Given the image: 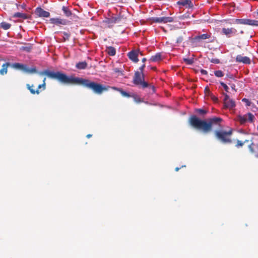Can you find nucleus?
<instances>
[{"mask_svg":"<svg viewBox=\"0 0 258 258\" xmlns=\"http://www.w3.org/2000/svg\"><path fill=\"white\" fill-rule=\"evenodd\" d=\"M41 76L46 75L49 78L56 79L60 83L68 85H83L91 89L97 94H101L104 91H107L109 88L120 92V89L115 87L104 86L102 84L90 81L88 79L75 77L74 75L67 76L66 74L60 72H54L48 70H44L39 73Z\"/></svg>","mask_w":258,"mask_h":258,"instance_id":"f257e3e1","label":"nucleus"},{"mask_svg":"<svg viewBox=\"0 0 258 258\" xmlns=\"http://www.w3.org/2000/svg\"><path fill=\"white\" fill-rule=\"evenodd\" d=\"M222 119L219 117L209 118L207 121L201 120L195 115L190 118L189 122L191 126L199 130H202L204 133H208L212 130L214 125H220Z\"/></svg>","mask_w":258,"mask_h":258,"instance_id":"f03ea898","label":"nucleus"},{"mask_svg":"<svg viewBox=\"0 0 258 258\" xmlns=\"http://www.w3.org/2000/svg\"><path fill=\"white\" fill-rule=\"evenodd\" d=\"M232 131L231 130L228 132L220 131H216L215 132V135L217 138L224 143L231 142L229 137L232 135Z\"/></svg>","mask_w":258,"mask_h":258,"instance_id":"7ed1b4c3","label":"nucleus"},{"mask_svg":"<svg viewBox=\"0 0 258 258\" xmlns=\"http://www.w3.org/2000/svg\"><path fill=\"white\" fill-rule=\"evenodd\" d=\"M255 119L254 116L251 113H247L243 115H237L235 120L239 122L241 124H244L246 122L252 123Z\"/></svg>","mask_w":258,"mask_h":258,"instance_id":"20e7f679","label":"nucleus"},{"mask_svg":"<svg viewBox=\"0 0 258 258\" xmlns=\"http://www.w3.org/2000/svg\"><path fill=\"white\" fill-rule=\"evenodd\" d=\"M134 83L137 85H141L142 88L148 87V83L144 81V74L143 73L136 72L133 80Z\"/></svg>","mask_w":258,"mask_h":258,"instance_id":"39448f33","label":"nucleus"},{"mask_svg":"<svg viewBox=\"0 0 258 258\" xmlns=\"http://www.w3.org/2000/svg\"><path fill=\"white\" fill-rule=\"evenodd\" d=\"M11 66L14 69L22 70L25 73L31 74L37 73V70L35 67L29 68L26 64L15 62L12 63Z\"/></svg>","mask_w":258,"mask_h":258,"instance_id":"423d86ee","label":"nucleus"},{"mask_svg":"<svg viewBox=\"0 0 258 258\" xmlns=\"http://www.w3.org/2000/svg\"><path fill=\"white\" fill-rule=\"evenodd\" d=\"M194 40L195 42L198 43L202 42L206 40H207V41H205L207 43H210L213 41V37L212 36V34L210 32H207L204 34H199L194 38Z\"/></svg>","mask_w":258,"mask_h":258,"instance_id":"0eeeda50","label":"nucleus"},{"mask_svg":"<svg viewBox=\"0 0 258 258\" xmlns=\"http://www.w3.org/2000/svg\"><path fill=\"white\" fill-rule=\"evenodd\" d=\"M151 20L152 22L158 23H167L173 21V18L171 17H153Z\"/></svg>","mask_w":258,"mask_h":258,"instance_id":"6e6552de","label":"nucleus"},{"mask_svg":"<svg viewBox=\"0 0 258 258\" xmlns=\"http://www.w3.org/2000/svg\"><path fill=\"white\" fill-rule=\"evenodd\" d=\"M139 54L143 55L142 52H140L139 50H133L127 53V56L132 61L137 63L139 61L138 56Z\"/></svg>","mask_w":258,"mask_h":258,"instance_id":"1a4fd4ad","label":"nucleus"},{"mask_svg":"<svg viewBox=\"0 0 258 258\" xmlns=\"http://www.w3.org/2000/svg\"><path fill=\"white\" fill-rule=\"evenodd\" d=\"M224 104L226 108L232 109L235 106L234 101L230 99L227 94H224Z\"/></svg>","mask_w":258,"mask_h":258,"instance_id":"9d476101","label":"nucleus"},{"mask_svg":"<svg viewBox=\"0 0 258 258\" xmlns=\"http://www.w3.org/2000/svg\"><path fill=\"white\" fill-rule=\"evenodd\" d=\"M256 139L253 138L251 144L249 146V149L250 152L253 153L254 156L258 158V144L255 142Z\"/></svg>","mask_w":258,"mask_h":258,"instance_id":"9b49d317","label":"nucleus"},{"mask_svg":"<svg viewBox=\"0 0 258 258\" xmlns=\"http://www.w3.org/2000/svg\"><path fill=\"white\" fill-rule=\"evenodd\" d=\"M222 32L228 37H232L235 35L237 33V30L234 28H223L222 29Z\"/></svg>","mask_w":258,"mask_h":258,"instance_id":"f8f14e48","label":"nucleus"},{"mask_svg":"<svg viewBox=\"0 0 258 258\" xmlns=\"http://www.w3.org/2000/svg\"><path fill=\"white\" fill-rule=\"evenodd\" d=\"M50 23L57 25H66L68 23V21L65 19H62L58 18H51L50 19Z\"/></svg>","mask_w":258,"mask_h":258,"instance_id":"ddd939ff","label":"nucleus"},{"mask_svg":"<svg viewBox=\"0 0 258 258\" xmlns=\"http://www.w3.org/2000/svg\"><path fill=\"white\" fill-rule=\"evenodd\" d=\"M236 61L244 64H250L251 63V60L248 57L243 56L241 55H237L236 57Z\"/></svg>","mask_w":258,"mask_h":258,"instance_id":"4468645a","label":"nucleus"},{"mask_svg":"<svg viewBox=\"0 0 258 258\" xmlns=\"http://www.w3.org/2000/svg\"><path fill=\"white\" fill-rule=\"evenodd\" d=\"M35 13L41 17L48 18L50 16V13L48 12L44 11L41 8H37L36 9Z\"/></svg>","mask_w":258,"mask_h":258,"instance_id":"2eb2a0df","label":"nucleus"},{"mask_svg":"<svg viewBox=\"0 0 258 258\" xmlns=\"http://www.w3.org/2000/svg\"><path fill=\"white\" fill-rule=\"evenodd\" d=\"M177 4L179 6H182L188 8H191L194 5L190 0H182L178 1Z\"/></svg>","mask_w":258,"mask_h":258,"instance_id":"dca6fc26","label":"nucleus"},{"mask_svg":"<svg viewBox=\"0 0 258 258\" xmlns=\"http://www.w3.org/2000/svg\"><path fill=\"white\" fill-rule=\"evenodd\" d=\"M162 59V55L161 53H157L154 55H152L150 58L149 60L151 62H159Z\"/></svg>","mask_w":258,"mask_h":258,"instance_id":"f3484780","label":"nucleus"},{"mask_svg":"<svg viewBox=\"0 0 258 258\" xmlns=\"http://www.w3.org/2000/svg\"><path fill=\"white\" fill-rule=\"evenodd\" d=\"M11 64L9 62H6L2 66V68L0 70V74L1 75H4L7 74L8 72V68Z\"/></svg>","mask_w":258,"mask_h":258,"instance_id":"a211bd4d","label":"nucleus"},{"mask_svg":"<svg viewBox=\"0 0 258 258\" xmlns=\"http://www.w3.org/2000/svg\"><path fill=\"white\" fill-rule=\"evenodd\" d=\"M245 25L258 26V21L245 19Z\"/></svg>","mask_w":258,"mask_h":258,"instance_id":"6ab92c4d","label":"nucleus"},{"mask_svg":"<svg viewBox=\"0 0 258 258\" xmlns=\"http://www.w3.org/2000/svg\"><path fill=\"white\" fill-rule=\"evenodd\" d=\"M87 67V63L86 61H82L77 63L76 65V67L78 69L83 70L85 69Z\"/></svg>","mask_w":258,"mask_h":258,"instance_id":"aec40b11","label":"nucleus"},{"mask_svg":"<svg viewBox=\"0 0 258 258\" xmlns=\"http://www.w3.org/2000/svg\"><path fill=\"white\" fill-rule=\"evenodd\" d=\"M107 53L110 56H114L116 53L115 49L112 46L107 47Z\"/></svg>","mask_w":258,"mask_h":258,"instance_id":"412c9836","label":"nucleus"},{"mask_svg":"<svg viewBox=\"0 0 258 258\" xmlns=\"http://www.w3.org/2000/svg\"><path fill=\"white\" fill-rule=\"evenodd\" d=\"M62 10L65 15L68 17H70L72 15V12L66 7L63 6L62 8Z\"/></svg>","mask_w":258,"mask_h":258,"instance_id":"4be33fe9","label":"nucleus"},{"mask_svg":"<svg viewBox=\"0 0 258 258\" xmlns=\"http://www.w3.org/2000/svg\"><path fill=\"white\" fill-rule=\"evenodd\" d=\"M1 27L4 30H8L10 28L11 25L6 22H3L0 24Z\"/></svg>","mask_w":258,"mask_h":258,"instance_id":"5701e85b","label":"nucleus"},{"mask_svg":"<svg viewBox=\"0 0 258 258\" xmlns=\"http://www.w3.org/2000/svg\"><path fill=\"white\" fill-rule=\"evenodd\" d=\"M27 87L28 88V89L30 90V91L31 92V93L33 94H34L35 93L38 94L39 93V90H35L34 89H33L32 88V87H33V85H32L31 86L29 85V84H27Z\"/></svg>","mask_w":258,"mask_h":258,"instance_id":"b1692460","label":"nucleus"},{"mask_svg":"<svg viewBox=\"0 0 258 258\" xmlns=\"http://www.w3.org/2000/svg\"><path fill=\"white\" fill-rule=\"evenodd\" d=\"M196 112L200 115H204L208 112V111L206 109L199 108L197 109Z\"/></svg>","mask_w":258,"mask_h":258,"instance_id":"393cba45","label":"nucleus"},{"mask_svg":"<svg viewBox=\"0 0 258 258\" xmlns=\"http://www.w3.org/2000/svg\"><path fill=\"white\" fill-rule=\"evenodd\" d=\"M14 17L15 18H26V15L22 13L18 12L14 15Z\"/></svg>","mask_w":258,"mask_h":258,"instance_id":"a878e982","label":"nucleus"},{"mask_svg":"<svg viewBox=\"0 0 258 258\" xmlns=\"http://www.w3.org/2000/svg\"><path fill=\"white\" fill-rule=\"evenodd\" d=\"M214 75L217 77L220 78V77H223L224 75V74L222 71L218 70V71H215L214 72Z\"/></svg>","mask_w":258,"mask_h":258,"instance_id":"bb28decb","label":"nucleus"},{"mask_svg":"<svg viewBox=\"0 0 258 258\" xmlns=\"http://www.w3.org/2000/svg\"><path fill=\"white\" fill-rule=\"evenodd\" d=\"M235 23L238 24H244L245 22V19H236L235 20Z\"/></svg>","mask_w":258,"mask_h":258,"instance_id":"cd10ccee","label":"nucleus"},{"mask_svg":"<svg viewBox=\"0 0 258 258\" xmlns=\"http://www.w3.org/2000/svg\"><path fill=\"white\" fill-rule=\"evenodd\" d=\"M45 81H46V78H45L43 80V84H41V85H39L38 86V88L37 90H39V89H41V88H42L43 90H45V86H46V83H45Z\"/></svg>","mask_w":258,"mask_h":258,"instance_id":"c85d7f7f","label":"nucleus"},{"mask_svg":"<svg viewBox=\"0 0 258 258\" xmlns=\"http://www.w3.org/2000/svg\"><path fill=\"white\" fill-rule=\"evenodd\" d=\"M120 93H121V94L122 96H125V97H129L131 96L127 92H126L121 89V90H120Z\"/></svg>","mask_w":258,"mask_h":258,"instance_id":"c756f323","label":"nucleus"},{"mask_svg":"<svg viewBox=\"0 0 258 258\" xmlns=\"http://www.w3.org/2000/svg\"><path fill=\"white\" fill-rule=\"evenodd\" d=\"M248 142V141L247 140H245V141L244 142H242L240 141L237 140V144L236 145V146L237 148H239V147H241V146H242L243 145L244 143L245 142Z\"/></svg>","mask_w":258,"mask_h":258,"instance_id":"7c9ffc66","label":"nucleus"},{"mask_svg":"<svg viewBox=\"0 0 258 258\" xmlns=\"http://www.w3.org/2000/svg\"><path fill=\"white\" fill-rule=\"evenodd\" d=\"M221 85L224 88V90L226 91H228L229 88L227 85L223 82H220Z\"/></svg>","mask_w":258,"mask_h":258,"instance_id":"2f4dec72","label":"nucleus"},{"mask_svg":"<svg viewBox=\"0 0 258 258\" xmlns=\"http://www.w3.org/2000/svg\"><path fill=\"white\" fill-rule=\"evenodd\" d=\"M133 97H134V101L137 102V103H139V102H141V98L138 97V96L137 95H134L133 96Z\"/></svg>","mask_w":258,"mask_h":258,"instance_id":"473e14b6","label":"nucleus"},{"mask_svg":"<svg viewBox=\"0 0 258 258\" xmlns=\"http://www.w3.org/2000/svg\"><path fill=\"white\" fill-rule=\"evenodd\" d=\"M184 61L188 64H191L193 63V60L191 59L185 58Z\"/></svg>","mask_w":258,"mask_h":258,"instance_id":"72a5a7b5","label":"nucleus"},{"mask_svg":"<svg viewBox=\"0 0 258 258\" xmlns=\"http://www.w3.org/2000/svg\"><path fill=\"white\" fill-rule=\"evenodd\" d=\"M242 101L244 102H245L247 106H250V102L249 100L246 98H243L242 99Z\"/></svg>","mask_w":258,"mask_h":258,"instance_id":"f704fd0d","label":"nucleus"},{"mask_svg":"<svg viewBox=\"0 0 258 258\" xmlns=\"http://www.w3.org/2000/svg\"><path fill=\"white\" fill-rule=\"evenodd\" d=\"M145 68V64L144 63L142 66H141L139 68V70L140 71V73H143V71Z\"/></svg>","mask_w":258,"mask_h":258,"instance_id":"c9c22d12","label":"nucleus"},{"mask_svg":"<svg viewBox=\"0 0 258 258\" xmlns=\"http://www.w3.org/2000/svg\"><path fill=\"white\" fill-rule=\"evenodd\" d=\"M201 73L202 74V75H207L208 74V72L206 71V70H203V69H202L201 70Z\"/></svg>","mask_w":258,"mask_h":258,"instance_id":"e433bc0d","label":"nucleus"},{"mask_svg":"<svg viewBox=\"0 0 258 258\" xmlns=\"http://www.w3.org/2000/svg\"><path fill=\"white\" fill-rule=\"evenodd\" d=\"M211 62L215 63H219L220 62V61L218 59H213L211 60Z\"/></svg>","mask_w":258,"mask_h":258,"instance_id":"4c0bfd02","label":"nucleus"},{"mask_svg":"<svg viewBox=\"0 0 258 258\" xmlns=\"http://www.w3.org/2000/svg\"><path fill=\"white\" fill-rule=\"evenodd\" d=\"M63 34L64 36H65V37L67 39H68L69 37H70V35L68 33H66V32H63Z\"/></svg>","mask_w":258,"mask_h":258,"instance_id":"58836bf2","label":"nucleus"},{"mask_svg":"<svg viewBox=\"0 0 258 258\" xmlns=\"http://www.w3.org/2000/svg\"><path fill=\"white\" fill-rule=\"evenodd\" d=\"M212 99H213V100L216 101L218 100V98L217 97H216L215 96H213L212 97Z\"/></svg>","mask_w":258,"mask_h":258,"instance_id":"ea45409f","label":"nucleus"},{"mask_svg":"<svg viewBox=\"0 0 258 258\" xmlns=\"http://www.w3.org/2000/svg\"><path fill=\"white\" fill-rule=\"evenodd\" d=\"M146 60H147V59H146V58H143L142 59V62L144 63H145V62L146 61Z\"/></svg>","mask_w":258,"mask_h":258,"instance_id":"a19ab883","label":"nucleus"},{"mask_svg":"<svg viewBox=\"0 0 258 258\" xmlns=\"http://www.w3.org/2000/svg\"><path fill=\"white\" fill-rule=\"evenodd\" d=\"M91 136H92V135H90V134H89V135H88L87 136V138H90V137H91Z\"/></svg>","mask_w":258,"mask_h":258,"instance_id":"79ce46f5","label":"nucleus"},{"mask_svg":"<svg viewBox=\"0 0 258 258\" xmlns=\"http://www.w3.org/2000/svg\"><path fill=\"white\" fill-rule=\"evenodd\" d=\"M179 168L178 167L176 168L175 170L176 171H178L179 170Z\"/></svg>","mask_w":258,"mask_h":258,"instance_id":"37998d69","label":"nucleus"},{"mask_svg":"<svg viewBox=\"0 0 258 258\" xmlns=\"http://www.w3.org/2000/svg\"><path fill=\"white\" fill-rule=\"evenodd\" d=\"M239 132L243 133L244 132V131L242 130H241L239 131Z\"/></svg>","mask_w":258,"mask_h":258,"instance_id":"c03bdc74","label":"nucleus"},{"mask_svg":"<svg viewBox=\"0 0 258 258\" xmlns=\"http://www.w3.org/2000/svg\"><path fill=\"white\" fill-rule=\"evenodd\" d=\"M257 15H258V10H257Z\"/></svg>","mask_w":258,"mask_h":258,"instance_id":"a18cd8bd","label":"nucleus"},{"mask_svg":"<svg viewBox=\"0 0 258 258\" xmlns=\"http://www.w3.org/2000/svg\"><path fill=\"white\" fill-rule=\"evenodd\" d=\"M257 130H258V125H257Z\"/></svg>","mask_w":258,"mask_h":258,"instance_id":"49530a36","label":"nucleus"}]
</instances>
